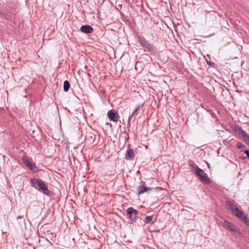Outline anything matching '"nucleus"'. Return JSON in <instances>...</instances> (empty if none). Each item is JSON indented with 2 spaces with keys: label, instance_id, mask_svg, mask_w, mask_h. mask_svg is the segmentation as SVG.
<instances>
[{
  "label": "nucleus",
  "instance_id": "obj_1",
  "mask_svg": "<svg viewBox=\"0 0 249 249\" xmlns=\"http://www.w3.org/2000/svg\"><path fill=\"white\" fill-rule=\"evenodd\" d=\"M32 183L35 187H37L43 192L44 194L46 195H48L49 194V191L45 184L39 181L38 179H33L32 180Z\"/></svg>",
  "mask_w": 249,
  "mask_h": 249
},
{
  "label": "nucleus",
  "instance_id": "obj_2",
  "mask_svg": "<svg viewBox=\"0 0 249 249\" xmlns=\"http://www.w3.org/2000/svg\"><path fill=\"white\" fill-rule=\"evenodd\" d=\"M194 172L199 177V179L202 182L205 183H209L210 182V179L207 177V174L203 170L200 169L197 166L196 167V171Z\"/></svg>",
  "mask_w": 249,
  "mask_h": 249
},
{
  "label": "nucleus",
  "instance_id": "obj_3",
  "mask_svg": "<svg viewBox=\"0 0 249 249\" xmlns=\"http://www.w3.org/2000/svg\"><path fill=\"white\" fill-rule=\"evenodd\" d=\"M107 116L110 121L114 122H117L118 120V115L115 112L114 110H110L107 112Z\"/></svg>",
  "mask_w": 249,
  "mask_h": 249
},
{
  "label": "nucleus",
  "instance_id": "obj_4",
  "mask_svg": "<svg viewBox=\"0 0 249 249\" xmlns=\"http://www.w3.org/2000/svg\"><path fill=\"white\" fill-rule=\"evenodd\" d=\"M224 225L227 227L230 231L235 232H238V228L233 223L226 220L224 221Z\"/></svg>",
  "mask_w": 249,
  "mask_h": 249
},
{
  "label": "nucleus",
  "instance_id": "obj_5",
  "mask_svg": "<svg viewBox=\"0 0 249 249\" xmlns=\"http://www.w3.org/2000/svg\"><path fill=\"white\" fill-rule=\"evenodd\" d=\"M127 214L129 215V218L131 221H133L137 218V211L132 207L127 209Z\"/></svg>",
  "mask_w": 249,
  "mask_h": 249
},
{
  "label": "nucleus",
  "instance_id": "obj_6",
  "mask_svg": "<svg viewBox=\"0 0 249 249\" xmlns=\"http://www.w3.org/2000/svg\"><path fill=\"white\" fill-rule=\"evenodd\" d=\"M236 216L239 218L247 225L249 226V220L242 211L238 212L237 213Z\"/></svg>",
  "mask_w": 249,
  "mask_h": 249
},
{
  "label": "nucleus",
  "instance_id": "obj_7",
  "mask_svg": "<svg viewBox=\"0 0 249 249\" xmlns=\"http://www.w3.org/2000/svg\"><path fill=\"white\" fill-rule=\"evenodd\" d=\"M227 204L228 206L229 209L231 211H232L233 213H234L236 214V215H237V213L238 212H241V211H240L237 208V207L235 205H234L233 203H232L230 201H227Z\"/></svg>",
  "mask_w": 249,
  "mask_h": 249
},
{
  "label": "nucleus",
  "instance_id": "obj_8",
  "mask_svg": "<svg viewBox=\"0 0 249 249\" xmlns=\"http://www.w3.org/2000/svg\"><path fill=\"white\" fill-rule=\"evenodd\" d=\"M80 30L82 32L87 34L91 33L93 32V28L89 25L82 26Z\"/></svg>",
  "mask_w": 249,
  "mask_h": 249
},
{
  "label": "nucleus",
  "instance_id": "obj_9",
  "mask_svg": "<svg viewBox=\"0 0 249 249\" xmlns=\"http://www.w3.org/2000/svg\"><path fill=\"white\" fill-rule=\"evenodd\" d=\"M144 47L146 48L147 50L152 54H155L156 53V51L154 47L149 43H148Z\"/></svg>",
  "mask_w": 249,
  "mask_h": 249
},
{
  "label": "nucleus",
  "instance_id": "obj_10",
  "mask_svg": "<svg viewBox=\"0 0 249 249\" xmlns=\"http://www.w3.org/2000/svg\"><path fill=\"white\" fill-rule=\"evenodd\" d=\"M240 134L244 139V140L249 144V136L243 130L240 131Z\"/></svg>",
  "mask_w": 249,
  "mask_h": 249
},
{
  "label": "nucleus",
  "instance_id": "obj_11",
  "mask_svg": "<svg viewBox=\"0 0 249 249\" xmlns=\"http://www.w3.org/2000/svg\"><path fill=\"white\" fill-rule=\"evenodd\" d=\"M23 161L25 164L28 166L31 170H33L34 167H35V165L33 164L31 162L29 161L27 159H23Z\"/></svg>",
  "mask_w": 249,
  "mask_h": 249
},
{
  "label": "nucleus",
  "instance_id": "obj_12",
  "mask_svg": "<svg viewBox=\"0 0 249 249\" xmlns=\"http://www.w3.org/2000/svg\"><path fill=\"white\" fill-rule=\"evenodd\" d=\"M127 156L130 159H132L135 157V153L133 150L129 149L127 152Z\"/></svg>",
  "mask_w": 249,
  "mask_h": 249
},
{
  "label": "nucleus",
  "instance_id": "obj_13",
  "mask_svg": "<svg viewBox=\"0 0 249 249\" xmlns=\"http://www.w3.org/2000/svg\"><path fill=\"white\" fill-rule=\"evenodd\" d=\"M149 190H150V188H148L147 187H144L142 186H140L138 188V191H139L138 194L140 195V194H142L144 192H146V191Z\"/></svg>",
  "mask_w": 249,
  "mask_h": 249
},
{
  "label": "nucleus",
  "instance_id": "obj_14",
  "mask_svg": "<svg viewBox=\"0 0 249 249\" xmlns=\"http://www.w3.org/2000/svg\"><path fill=\"white\" fill-rule=\"evenodd\" d=\"M139 40L143 47H144L148 43L143 37H140Z\"/></svg>",
  "mask_w": 249,
  "mask_h": 249
},
{
  "label": "nucleus",
  "instance_id": "obj_15",
  "mask_svg": "<svg viewBox=\"0 0 249 249\" xmlns=\"http://www.w3.org/2000/svg\"><path fill=\"white\" fill-rule=\"evenodd\" d=\"M63 88H64V90L65 91H68V90L69 89V88H70V83L68 81L66 80L64 81V84H63Z\"/></svg>",
  "mask_w": 249,
  "mask_h": 249
},
{
  "label": "nucleus",
  "instance_id": "obj_16",
  "mask_svg": "<svg viewBox=\"0 0 249 249\" xmlns=\"http://www.w3.org/2000/svg\"><path fill=\"white\" fill-rule=\"evenodd\" d=\"M152 219V216H147L145 217L144 222L145 223H149Z\"/></svg>",
  "mask_w": 249,
  "mask_h": 249
},
{
  "label": "nucleus",
  "instance_id": "obj_17",
  "mask_svg": "<svg viewBox=\"0 0 249 249\" xmlns=\"http://www.w3.org/2000/svg\"><path fill=\"white\" fill-rule=\"evenodd\" d=\"M139 109V107H138L137 108H136L134 111L132 113L131 115L129 117V119H128V121L130 122V120L131 119V118L132 117V116L134 115V114Z\"/></svg>",
  "mask_w": 249,
  "mask_h": 249
},
{
  "label": "nucleus",
  "instance_id": "obj_18",
  "mask_svg": "<svg viewBox=\"0 0 249 249\" xmlns=\"http://www.w3.org/2000/svg\"><path fill=\"white\" fill-rule=\"evenodd\" d=\"M237 146L239 149H242L244 147V145L242 143L240 142H238L237 144Z\"/></svg>",
  "mask_w": 249,
  "mask_h": 249
},
{
  "label": "nucleus",
  "instance_id": "obj_19",
  "mask_svg": "<svg viewBox=\"0 0 249 249\" xmlns=\"http://www.w3.org/2000/svg\"><path fill=\"white\" fill-rule=\"evenodd\" d=\"M245 153L246 154L247 156L249 158V150H246Z\"/></svg>",
  "mask_w": 249,
  "mask_h": 249
}]
</instances>
